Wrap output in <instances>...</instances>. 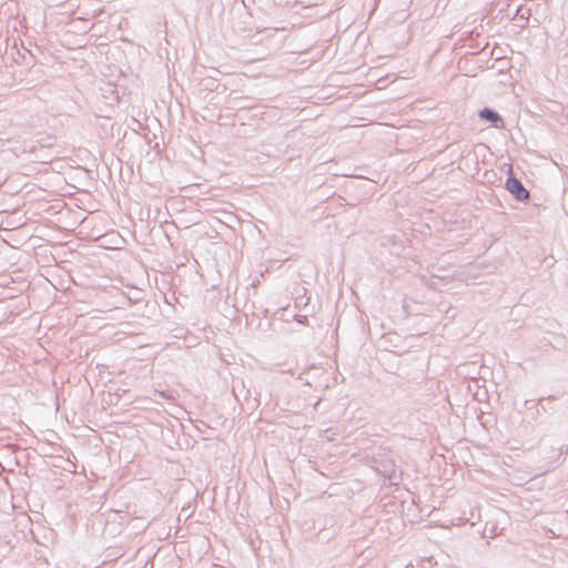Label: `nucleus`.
I'll return each instance as SVG.
<instances>
[{
	"label": "nucleus",
	"instance_id": "obj_1",
	"mask_svg": "<svg viewBox=\"0 0 568 568\" xmlns=\"http://www.w3.org/2000/svg\"><path fill=\"white\" fill-rule=\"evenodd\" d=\"M506 189L519 201L527 200L529 197V192L525 189L523 183L514 176H509L507 179Z\"/></svg>",
	"mask_w": 568,
	"mask_h": 568
},
{
	"label": "nucleus",
	"instance_id": "obj_2",
	"mask_svg": "<svg viewBox=\"0 0 568 568\" xmlns=\"http://www.w3.org/2000/svg\"><path fill=\"white\" fill-rule=\"evenodd\" d=\"M479 116L483 120L491 122L496 128H500L504 124L501 116L497 112L488 108L480 110Z\"/></svg>",
	"mask_w": 568,
	"mask_h": 568
},
{
	"label": "nucleus",
	"instance_id": "obj_3",
	"mask_svg": "<svg viewBox=\"0 0 568 568\" xmlns=\"http://www.w3.org/2000/svg\"><path fill=\"white\" fill-rule=\"evenodd\" d=\"M156 394H159L162 398H165V399H173V395H172L171 393L156 392Z\"/></svg>",
	"mask_w": 568,
	"mask_h": 568
}]
</instances>
